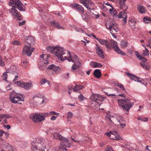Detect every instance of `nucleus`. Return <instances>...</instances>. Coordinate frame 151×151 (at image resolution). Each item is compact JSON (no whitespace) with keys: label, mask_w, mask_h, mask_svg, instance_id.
I'll return each instance as SVG.
<instances>
[{"label":"nucleus","mask_w":151,"mask_h":151,"mask_svg":"<svg viewBox=\"0 0 151 151\" xmlns=\"http://www.w3.org/2000/svg\"><path fill=\"white\" fill-rule=\"evenodd\" d=\"M79 64H78V65H77L76 64V65H75V64L74 63V65H73L72 66V69L73 70L76 69L77 68V65L79 66Z\"/></svg>","instance_id":"864d4df0"},{"label":"nucleus","mask_w":151,"mask_h":151,"mask_svg":"<svg viewBox=\"0 0 151 151\" xmlns=\"http://www.w3.org/2000/svg\"><path fill=\"white\" fill-rule=\"evenodd\" d=\"M95 49L96 50V52L98 55L100 57L103 58H104V53L103 51L101 49V48L100 47V46L99 45L96 44Z\"/></svg>","instance_id":"dca6fc26"},{"label":"nucleus","mask_w":151,"mask_h":151,"mask_svg":"<svg viewBox=\"0 0 151 151\" xmlns=\"http://www.w3.org/2000/svg\"><path fill=\"white\" fill-rule=\"evenodd\" d=\"M16 8L12 7L9 9V11L12 16L17 17L19 20H21L22 19V18L16 9Z\"/></svg>","instance_id":"9d476101"},{"label":"nucleus","mask_w":151,"mask_h":151,"mask_svg":"<svg viewBox=\"0 0 151 151\" xmlns=\"http://www.w3.org/2000/svg\"><path fill=\"white\" fill-rule=\"evenodd\" d=\"M48 69L56 73H58L60 70V69L58 66H56L53 64L49 66Z\"/></svg>","instance_id":"412c9836"},{"label":"nucleus","mask_w":151,"mask_h":151,"mask_svg":"<svg viewBox=\"0 0 151 151\" xmlns=\"http://www.w3.org/2000/svg\"><path fill=\"white\" fill-rule=\"evenodd\" d=\"M121 45L122 47H125L127 45V43L124 41H122L121 42Z\"/></svg>","instance_id":"c03bdc74"},{"label":"nucleus","mask_w":151,"mask_h":151,"mask_svg":"<svg viewBox=\"0 0 151 151\" xmlns=\"http://www.w3.org/2000/svg\"><path fill=\"white\" fill-rule=\"evenodd\" d=\"M4 132L3 130H0V138L3 135Z\"/></svg>","instance_id":"052dcab7"},{"label":"nucleus","mask_w":151,"mask_h":151,"mask_svg":"<svg viewBox=\"0 0 151 151\" xmlns=\"http://www.w3.org/2000/svg\"><path fill=\"white\" fill-rule=\"evenodd\" d=\"M119 125L122 127V128H123L126 125L125 123H124L122 124V123H120Z\"/></svg>","instance_id":"338daca9"},{"label":"nucleus","mask_w":151,"mask_h":151,"mask_svg":"<svg viewBox=\"0 0 151 151\" xmlns=\"http://www.w3.org/2000/svg\"><path fill=\"white\" fill-rule=\"evenodd\" d=\"M53 138L54 139L62 140L64 138L60 134L57 133H54L52 134Z\"/></svg>","instance_id":"7c9ffc66"},{"label":"nucleus","mask_w":151,"mask_h":151,"mask_svg":"<svg viewBox=\"0 0 151 151\" xmlns=\"http://www.w3.org/2000/svg\"><path fill=\"white\" fill-rule=\"evenodd\" d=\"M4 126L5 128H6L8 129H10L11 128L10 126L9 125H7L6 126L4 125Z\"/></svg>","instance_id":"0e129e2a"},{"label":"nucleus","mask_w":151,"mask_h":151,"mask_svg":"<svg viewBox=\"0 0 151 151\" xmlns=\"http://www.w3.org/2000/svg\"><path fill=\"white\" fill-rule=\"evenodd\" d=\"M39 142H38V151H48L46 148V147L44 145V140L41 138L38 139Z\"/></svg>","instance_id":"4468645a"},{"label":"nucleus","mask_w":151,"mask_h":151,"mask_svg":"<svg viewBox=\"0 0 151 151\" xmlns=\"http://www.w3.org/2000/svg\"><path fill=\"white\" fill-rule=\"evenodd\" d=\"M81 2L83 4L84 6L90 4L91 0H81Z\"/></svg>","instance_id":"4c0bfd02"},{"label":"nucleus","mask_w":151,"mask_h":151,"mask_svg":"<svg viewBox=\"0 0 151 151\" xmlns=\"http://www.w3.org/2000/svg\"><path fill=\"white\" fill-rule=\"evenodd\" d=\"M143 21L145 23H148L149 22H151V19L149 17H146L144 18Z\"/></svg>","instance_id":"a19ab883"},{"label":"nucleus","mask_w":151,"mask_h":151,"mask_svg":"<svg viewBox=\"0 0 151 151\" xmlns=\"http://www.w3.org/2000/svg\"><path fill=\"white\" fill-rule=\"evenodd\" d=\"M113 14V16H116V15L117 14V12L116 10L115 9L112 12V13H111Z\"/></svg>","instance_id":"13d9d810"},{"label":"nucleus","mask_w":151,"mask_h":151,"mask_svg":"<svg viewBox=\"0 0 151 151\" xmlns=\"http://www.w3.org/2000/svg\"><path fill=\"white\" fill-rule=\"evenodd\" d=\"M126 1V0H119L120 7L123 11H126L128 9V6L125 4Z\"/></svg>","instance_id":"4be33fe9"},{"label":"nucleus","mask_w":151,"mask_h":151,"mask_svg":"<svg viewBox=\"0 0 151 151\" xmlns=\"http://www.w3.org/2000/svg\"><path fill=\"white\" fill-rule=\"evenodd\" d=\"M91 67L93 68H100L102 66V65L96 62L92 61L90 63Z\"/></svg>","instance_id":"c85d7f7f"},{"label":"nucleus","mask_w":151,"mask_h":151,"mask_svg":"<svg viewBox=\"0 0 151 151\" xmlns=\"http://www.w3.org/2000/svg\"><path fill=\"white\" fill-rule=\"evenodd\" d=\"M137 119L138 120H141L142 122H147L148 119L146 117H138Z\"/></svg>","instance_id":"37998d69"},{"label":"nucleus","mask_w":151,"mask_h":151,"mask_svg":"<svg viewBox=\"0 0 151 151\" xmlns=\"http://www.w3.org/2000/svg\"><path fill=\"white\" fill-rule=\"evenodd\" d=\"M125 73L131 78V80H133L135 81H137L139 83H142V81L139 79H140V78H139L138 76H136L133 74H131L129 73Z\"/></svg>","instance_id":"f3484780"},{"label":"nucleus","mask_w":151,"mask_h":151,"mask_svg":"<svg viewBox=\"0 0 151 151\" xmlns=\"http://www.w3.org/2000/svg\"><path fill=\"white\" fill-rule=\"evenodd\" d=\"M59 114V113H58L55 112H54V111H53L50 112V114L52 115H58Z\"/></svg>","instance_id":"6e6d98bb"},{"label":"nucleus","mask_w":151,"mask_h":151,"mask_svg":"<svg viewBox=\"0 0 151 151\" xmlns=\"http://www.w3.org/2000/svg\"><path fill=\"white\" fill-rule=\"evenodd\" d=\"M70 6L78 10L79 12L81 13H84V9L82 6L80 5L74 3L70 4Z\"/></svg>","instance_id":"a211bd4d"},{"label":"nucleus","mask_w":151,"mask_h":151,"mask_svg":"<svg viewBox=\"0 0 151 151\" xmlns=\"http://www.w3.org/2000/svg\"><path fill=\"white\" fill-rule=\"evenodd\" d=\"M49 115V113H48L38 114V122H40L44 120L45 117Z\"/></svg>","instance_id":"a878e982"},{"label":"nucleus","mask_w":151,"mask_h":151,"mask_svg":"<svg viewBox=\"0 0 151 151\" xmlns=\"http://www.w3.org/2000/svg\"><path fill=\"white\" fill-rule=\"evenodd\" d=\"M83 88V86L81 85H76L75 87H74L72 89L73 90L74 92H77L78 90L81 89Z\"/></svg>","instance_id":"72a5a7b5"},{"label":"nucleus","mask_w":151,"mask_h":151,"mask_svg":"<svg viewBox=\"0 0 151 151\" xmlns=\"http://www.w3.org/2000/svg\"><path fill=\"white\" fill-rule=\"evenodd\" d=\"M46 82H47L49 84H50V82L49 81L46 80L45 79H42L40 81V84L43 85L45 84Z\"/></svg>","instance_id":"79ce46f5"},{"label":"nucleus","mask_w":151,"mask_h":151,"mask_svg":"<svg viewBox=\"0 0 151 151\" xmlns=\"http://www.w3.org/2000/svg\"><path fill=\"white\" fill-rule=\"evenodd\" d=\"M61 140V141L60 143L61 145L66 147H68L70 146V144L67 139H64V138Z\"/></svg>","instance_id":"393cba45"},{"label":"nucleus","mask_w":151,"mask_h":151,"mask_svg":"<svg viewBox=\"0 0 151 151\" xmlns=\"http://www.w3.org/2000/svg\"><path fill=\"white\" fill-rule=\"evenodd\" d=\"M32 151H37V146L38 142L37 140H34L32 141L31 143Z\"/></svg>","instance_id":"b1692460"},{"label":"nucleus","mask_w":151,"mask_h":151,"mask_svg":"<svg viewBox=\"0 0 151 151\" xmlns=\"http://www.w3.org/2000/svg\"><path fill=\"white\" fill-rule=\"evenodd\" d=\"M110 112H107L106 114V116L105 119L106 121V122H108V123L112 122H112L113 120V116L111 115L110 114Z\"/></svg>","instance_id":"aec40b11"},{"label":"nucleus","mask_w":151,"mask_h":151,"mask_svg":"<svg viewBox=\"0 0 151 151\" xmlns=\"http://www.w3.org/2000/svg\"><path fill=\"white\" fill-rule=\"evenodd\" d=\"M12 43L14 45H19V42L18 41H13Z\"/></svg>","instance_id":"4d7b16f0"},{"label":"nucleus","mask_w":151,"mask_h":151,"mask_svg":"<svg viewBox=\"0 0 151 151\" xmlns=\"http://www.w3.org/2000/svg\"><path fill=\"white\" fill-rule=\"evenodd\" d=\"M40 62L38 68L41 70H44L46 69H49L48 68H47V65L49 63L47 60L49 56L46 55H42L40 56Z\"/></svg>","instance_id":"7ed1b4c3"},{"label":"nucleus","mask_w":151,"mask_h":151,"mask_svg":"<svg viewBox=\"0 0 151 151\" xmlns=\"http://www.w3.org/2000/svg\"><path fill=\"white\" fill-rule=\"evenodd\" d=\"M38 99H42L41 102L39 104H41L43 103H46V102H45V97H44L43 95L42 94H38Z\"/></svg>","instance_id":"c9c22d12"},{"label":"nucleus","mask_w":151,"mask_h":151,"mask_svg":"<svg viewBox=\"0 0 151 151\" xmlns=\"http://www.w3.org/2000/svg\"><path fill=\"white\" fill-rule=\"evenodd\" d=\"M92 102L96 103L99 106L101 104V102L104 101V98L100 95L97 94H93L91 96Z\"/></svg>","instance_id":"39448f33"},{"label":"nucleus","mask_w":151,"mask_h":151,"mask_svg":"<svg viewBox=\"0 0 151 151\" xmlns=\"http://www.w3.org/2000/svg\"><path fill=\"white\" fill-rule=\"evenodd\" d=\"M68 53V55L67 56V59H66L65 60H68L69 61H71L72 62H74L75 65L76 64V65H78V64H80V62L78 61V57L77 55H75L73 59H72L71 57V55H70V52L67 51Z\"/></svg>","instance_id":"ddd939ff"},{"label":"nucleus","mask_w":151,"mask_h":151,"mask_svg":"<svg viewBox=\"0 0 151 151\" xmlns=\"http://www.w3.org/2000/svg\"><path fill=\"white\" fill-rule=\"evenodd\" d=\"M54 26L56 27L59 29H63V27L61 26L58 22H52L51 24Z\"/></svg>","instance_id":"2f4dec72"},{"label":"nucleus","mask_w":151,"mask_h":151,"mask_svg":"<svg viewBox=\"0 0 151 151\" xmlns=\"http://www.w3.org/2000/svg\"><path fill=\"white\" fill-rule=\"evenodd\" d=\"M30 118L34 121L37 122L38 119V114L36 113L35 114H32L30 115Z\"/></svg>","instance_id":"473e14b6"},{"label":"nucleus","mask_w":151,"mask_h":151,"mask_svg":"<svg viewBox=\"0 0 151 151\" xmlns=\"http://www.w3.org/2000/svg\"><path fill=\"white\" fill-rule=\"evenodd\" d=\"M23 48L22 52L24 54H26L28 56H31L32 52L35 50V48L31 47V46L25 45Z\"/></svg>","instance_id":"1a4fd4ad"},{"label":"nucleus","mask_w":151,"mask_h":151,"mask_svg":"<svg viewBox=\"0 0 151 151\" xmlns=\"http://www.w3.org/2000/svg\"><path fill=\"white\" fill-rule=\"evenodd\" d=\"M116 86L119 87L121 89H122V90H125V89L124 88V86L122 84L120 83H117L116 85Z\"/></svg>","instance_id":"49530a36"},{"label":"nucleus","mask_w":151,"mask_h":151,"mask_svg":"<svg viewBox=\"0 0 151 151\" xmlns=\"http://www.w3.org/2000/svg\"><path fill=\"white\" fill-rule=\"evenodd\" d=\"M25 22L26 21L25 20H23L22 22H19V26H22L25 24Z\"/></svg>","instance_id":"603ef678"},{"label":"nucleus","mask_w":151,"mask_h":151,"mask_svg":"<svg viewBox=\"0 0 151 151\" xmlns=\"http://www.w3.org/2000/svg\"><path fill=\"white\" fill-rule=\"evenodd\" d=\"M93 75L96 78H101V74L100 71L99 69H96L94 71Z\"/></svg>","instance_id":"c756f323"},{"label":"nucleus","mask_w":151,"mask_h":151,"mask_svg":"<svg viewBox=\"0 0 151 151\" xmlns=\"http://www.w3.org/2000/svg\"><path fill=\"white\" fill-rule=\"evenodd\" d=\"M10 72L8 70H6V72L3 73L1 76L2 79L5 81H6L8 75L7 73H10Z\"/></svg>","instance_id":"f704fd0d"},{"label":"nucleus","mask_w":151,"mask_h":151,"mask_svg":"<svg viewBox=\"0 0 151 151\" xmlns=\"http://www.w3.org/2000/svg\"><path fill=\"white\" fill-rule=\"evenodd\" d=\"M123 12H121L118 14V18H122L123 19L122 21L124 24H125L127 22V15L126 13L123 11Z\"/></svg>","instance_id":"2eb2a0df"},{"label":"nucleus","mask_w":151,"mask_h":151,"mask_svg":"<svg viewBox=\"0 0 151 151\" xmlns=\"http://www.w3.org/2000/svg\"><path fill=\"white\" fill-rule=\"evenodd\" d=\"M106 25L107 29L110 31L113 32L116 31V27H115V24L111 23H107L106 24Z\"/></svg>","instance_id":"6ab92c4d"},{"label":"nucleus","mask_w":151,"mask_h":151,"mask_svg":"<svg viewBox=\"0 0 151 151\" xmlns=\"http://www.w3.org/2000/svg\"><path fill=\"white\" fill-rule=\"evenodd\" d=\"M0 65L1 66H4L5 65L4 63L2 60V59L1 57H0Z\"/></svg>","instance_id":"de8ad7c7"},{"label":"nucleus","mask_w":151,"mask_h":151,"mask_svg":"<svg viewBox=\"0 0 151 151\" xmlns=\"http://www.w3.org/2000/svg\"><path fill=\"white\" fill-rule=\"evenodd\" d=\"M108 96H116V95H115L114 93H110L108 92H106L105 93Z\"/></svg>","instance_id":"8fccbe9b"},{"label":"nucleus","mask_w":151,"mask_h":151,"mask_svg":"<svg viewBox=\"0 0 151 151\" xmlns=\"http://www.w3.org/2000/svg\"><path fill=\"white\" fill-rule=\"evenodd\" d=\"M150 67L149 65H145V67H144V69H146L147 70H150Z\"/></svg>","instance_id":"5fc2aeb1"},{"label":"nucleus","mask_w":151,"mask_h":151,"mask_svg":"<svg viewBox=\"0 0 151 151\" xmlns=\"http://www.w3.org/2000/svg\"><path fill=\"white\" fill-rule=\"evenodd\" d=\"M110 42L111 46H110V47H112L116 52L119 54L123 55H126V54L118 47L116 42L112 40Z\"/></svg>","instance_id":"423d86ee"},{"label":"nucleus","mask_w":151,"mask_h":151,"mask_svg":"<svg viewBox=\"0 0 151 151\" xmlns=\"http://www.w3.org/2000/svg\"><path fill=\"white\" fill-rule=\"evenodd\" d=\"M18 78V75L17 76H15V77L14 79V83H16V82L15 81L17 80Z\"/></svg>","instance_id":"e2e57ef3"},{"label":"nucleus","mask_w":151,"mask_h":151,"mask_svg":"<svg viewBox=\"0 0 151 151\" xmlns=\"http://www.w3.org/2000/svg\"><path fill=\"white\" fill-rule=\"evenodd\" d=\"M137 9L138 12L142 14H144L146 12V7L140 5H137Z\"/></svg>","instance_id":"bb28decb"},{"label":"nucleus","mask_w":151,"mask_h":151,"mask_svg":"<svg viewBox=\"0 0 151 151\" xmlns=\"http://www.w3.org/2000/svg\"><path fill=\"white\" fill-rule=\"evenodd\" d=\"M105 151H114L113 148L110 146H107L105 150Z\"/></svg>","instance_id":"09e8293b"},{"label":"nucleus","mask_w":151,"mask_h":151,"mask_svg":"<svg viewBox=\"0 0 151 151\" xmlns=\"http://www.w3.org/2000/svg\"><path fill=\"white\" fill-rule=\"evenodd\" d=\"M47 49L50 53H54L56 56L61 61H63L67 59L68 52L63 47L57 46L52 47L49 46L47 47Z\"/></svg>","instance_id":"f257e3e1"},{"label":"nucleus","mask_w":151,"mask_h":151,"mask_svg":"<svg viewBox=\"0 0 151 151\" xmlns=\"http://www.w3.org/2000/svg\"><path fill=\"white\" fill-rule=\"evenodd\" d=\"M98 40L97 41L102 45H105L108 49H110L111 48L110 45L108 43V41L104 39L99 38Z\"/></svg>","instance_id":"5701e85b"},{"label":"nucleus","mask_w":151,"mask_h":151,"mask_svg":"<svg viewBox=\"0 0 151 151\" xmlns=\"http://www.w3.org/2000/svg\"><path fill=\"white\" fill-rule=\"evenodd\" d=\"M111 8L110 9L109 11L111 13H112V12L115 9L112 6H111Z\"/></svg>","instance_id":"bf43d9fd"},{"label":"nucleus","mask_w":151,"mask_h":151,"mask_svg":"<svg viewBox=\"0 0 151 151\" xmlns=\"http://www.w3.org/2000/svg\"><path fill=\"white\" fill-rule=\"evenodd\" d=\"M145 50H143V55L144 56H148L149 55V52L148 50L145 47Z\"/></svg>","instance_id":"ea45409f"},{"label":"nucleus","mask_w":151,"mask_h":151,"mask_svg":"<svg viewBox=\"0 0 151 151\" xmlns=\"http://www.w3.org/2000/svg\"><path fill=\"white\" fill-rule=\"evenodd\" d=\"M19 96L22 97V94L19 95V94H17L14 95V96H11L10 97V100L11 102L13 103L21 104L20 103H18V102L24 101V98H23L20 97Z\"/></svg>","instance_id":"6e6552de"},{"label":"nucleus","mask_w":151,"mask_h":151,"mask_svg":"<svg viewBox=\"0 0 151 151\" xmlns=\"http://www.w3.org/2000/svg\"><path fill=\"white\" fill-rule=\"evenodd\" d=\"M25 41L24 42V44L32 46L35 43V38L32 36H29L26 37L24 38Z\"/></svg>","instance_id":"9b49d317"},{"label":"nucleus","mask_w":151,"mask_h":151,"mask_svg":"<svg viewBox=\"0 0 151 151\" xmlns=\"http://www.w3.org/2000/svg\"><path fill=\"white\" fill-rule=\"evenodd\" d=\"M105 134L109 137L110 138L115 140H120L121 138L118 134L116 131H113L111 132L106 133Z\"/></svg>","instance_id":"0eeeda50"},{"label":"nucleus","mask_w":151,"mask_h":151,"mask_svg":"<svg viewBox=\"0 0 151 151\" xmlns=\"http://www.w3.org/2000/svg\"><path fill=\"white\" fill-rule=\"evenodd\" d=\"M91 4H89L87 5H85V6L88 9V10L90 11L91 9Z\"/></svg>","instance_id":"3c124183"},{"label":"nucleus","mask_w":151,"mask_h":151,"mask_svg":"<svg viewBox=\"0 0 151 151\" xmlns=\"http://www.w3.org/2000/svg\"><path fill=\"white\" fill-rule=\"evenodd\" d=\"M67 120L69 122L68 119L69 118H72L73 116V114L71 112H68L67 114Z\"/></svg>","instance_id":"a18cd8bd"},{"label":"nucleus","mask_w":151,"mask_h":151,"mask_svg":"<svg viewBox=\"0 0 151 151\" xmlns=\"http://www.w3.org/2000/svg\"><path fill=\"white\" fill-rule=\"evenodd\" d=\"M17 85L22 87L24 88L25 89L28 90L30 89L32 85V83L30 82L25 83L23 81L17 82Z\"/></svg>","instance_id":"f8f14e48"},{"label":"nucleus","mask_w":151,"mask_h":151,"mask_svg":"<svg viewBox=\"0 0 151 151\" xmlns=\"http://www.w3.org/2000/svg\"><path fill=\"white\" fill-rule=\"evenodd\" d=\"M134 53L137 57L140 60H142V62H146L147 61V60L144 57L139 54L137 51H135L134 52Z\"/></svg>","instance_id":"cd10ccee"},{"label":"nucleus","mask_w":151,"mask_h":151,"mask_svg":"<svg viewBox=\"0 0 151 151\" xmlns=\"http://www.w3.org/2000/svg\"><path fill=\"white\" fill-rule=\"evenodd\" d=\"M118 101L119 106L122 107L124 111L127 112H129L134 104V103L131 102L130 99H118Z\"/></svg>","instance_id":"f03ea898"},{"label":"nucleus","mask_w":151,"mask_h":151,"mask_svg":"<svg viewBox=\"0 0 151 151\" xmlns=\"http://www.w3.org/2000/svg\"><path fill=\"white\" fill-rule=\"evenodd\" d=\"M9 5L12 7L17 8L20 11H25V7L19 0H10Z\"/></svg>","instance_id":"20e7f679"},{"label":"nucleus","mask_w":151,"mask_h":151,"mask_svg":"<svg viewBox=\"0 0 151 151\" xmlns=\"http://www.w3.org/2000/svg\"><path fill=\"white\" fill-rule=\"evenodd\" d=\"M11 116L7 114H0V122H1L2 120L3 119H4V118H10Z\"/></svg>","instance_id":"e433bc0d"},{"label":"nucleus","mask_w":151,"mask_h":151,"mask_svg":"<svg viewBox=\"0 0 151 151\" xmlns=\"http://www.w3.org/2000/svg\"><path fill=\"white\" fill-rule=\"evenodd\" d=\"M140 66L142 67L143 68H144L145 67V65H146V64H144L142 62H141L140 63Z\"/></svg>","instance_id":"774afa93"},{"label":"nucleus","mask_w":151,"mask_h":151,"mask_svg":"<svg viewBox=\"0 0 151 151\" xmlns=\"http://www.w3.org/2000/svg\"><path fill=\"white\" fill-rule=\"evenodd\" d=\"M23 64L24 65L25 67H26L28 64V62L26 61H23Z\"/></svg>","instance_id":"69168bd1"},{"label":"nucleus","mask_w":151,"mask_h":151,"mask_svg":"<svg viewBox=\"0 0 151 151\" xmlns=\"http://www.w3.org/2000/svg\"><path fill=\"white\" fill-rule=\"evenodd\" d=\"M57 117V116H53L51 117V119L52 120H55L56 119Z\"/></svg>","instance_id":"680f3d73"},{"label":"nucleus","mask_w":151,"mask_h":151,"mask_svg":"<svg viewBox=\"0 0 151 151\" xmlns=\"http://www.w3.org/2000/svg\"><path fill=\"white\" fill-rule=\"evenodd\" d=\"M78 99L81 101H83L86 98L82 94H81L78 96Z\"/></svg>","instance_id":"58836bf2"}]
</instances>
